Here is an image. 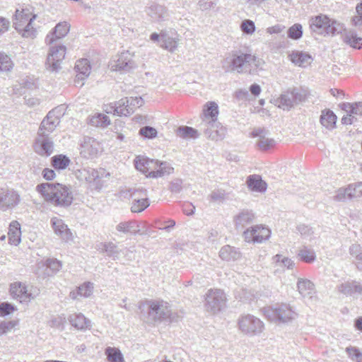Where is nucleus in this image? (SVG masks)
I'll return each instance as SVG.
<instances>
[{
    "label": "nucleus",
    "instance_id": "f257e3e1",
    "mask_svg": "<svg viewBox=\"0 0 362 362\" xmlns=\"http://www.w3.org/2000/svg\"><path fill=\"white\" fill-rule=\"evenodd\" d=\"M40 21L33 8L22 7L16 11L13 25L14 28L25 37H33L40 28Z\"/></svg>",
    "mask_w": 362,
    "mask_h": 362
},
{
    "label": "nucleus",
    "instance_id": "f03ea898",
    "mask_svg": "<svg viewBox=\"0 0 362 362\" xmlns=\"http://www.w3.org/2000/svg\"><path fill=\"white\" fill-rule=\"evenodd\" d=\"M37 191L55 206H69L73 201L69 187L60 183H42L37 186Z\"/></svg>",
    "mask_w": 362,
    "mask_h": 362
},
{
    "label": "nucleus",
    "instance_id": "7ed1b4c3",
    "mask_svg": "<svg viewBox=\"0 0 362 362\" xmlns=\"http://www.w3.org/2000/svg\"><path fill=\"white\" fill-rule=\"evenodd\" d=\"M135 168L147 177L157 178L173 173L174 168L166 162L150 159L147 157L136 156L134 160Z\"/></svg>",
    "mask_w": 362,
    "mask_h": 362
},
{
    "label": "nucleus",
    "instance_id": "20e7f679",
    "mask_svg": "<svg viewBox=\"0 0 362 362\" xmlns=\"http://www.w3.org/2000/svg\"><path fill=\"white\" fill-rule=\"evenodd\" d=\"M59 124L58 119L54 117L52 113H49L46 118L42 122L39 135L41 138L38 139L34 146L36 153L40 156H49L52 152V143L45 138L49 132L54 131Z\"/></svg>",
    "mask_w": 362,
    "mask_h": 362
},
{
    "label": "nucleus",
    "instance_id": "39448f33",
    "mask_svg": "<svg viewBox=\"0 0 362 362\" xmlns=\"http://www.w3.org/2000/svg\"><path fill=\"white\" fill-rule=\"evenodd\" d=\"M264 61L248 53H234L232 54L229 65L232 71L240 73L244 69L250 66V74L262 70Z\"/></svg>",
    "mask_w": 362,
    "mask_h": 362
},
{
    "label": "nucleus",
    "instance_id": "423d86ee",
    "mask_svg": "<svg viewBox=\"0 0 362 362\" xmlns=\"http://www.w3.org/2000/svg\"><path fill=\"white\" fill-rule=\"evenodd\" d=\"M134 66V53L128 50L117 54L109 64L112 71H129Z\"/></svg>",
    "mask_w": 362,
    "mask_h": 362
},
{
    "label": "nucleus",
    "instance_id": "0eeeda50",
    "mask_svg": "<svg viewBox=\"0 0 362 362\" xmlns=\"http://www.w3.org/2000/svg\"><path fill=\"white\" fill-rule=\"evenodd\" d=\"M244 234L247 241L261 243L270 237L271 231L267 227L256 226L247 229Z\"/></svg>",
    "mask_w": 362,
    "mask_h": 362
},
{
    "label": "nucleus",
    "instance_id": "6e6552de",
    "mask_svg": "<svg viewBox=\"0 0 362 362\" xmlns=\"http://www.w3.org/2000/svg\"><path fill=\"white\" fill-rule=\"evenodd\" d=\"M9 293L11 297L21 303H28L33 298L27 287L21 282H14L10 285Z\"/></svg>",
    "mask_w": 362,
    "mask_h": 362
},
{
    "label": "nucleus",
    "instance_id": "1a4fd4ad",
    "mask_svg": "<svg viewBox=\"0 0 362 362\" xmlns=\"http://www.w3.org/2000/svg\"><path fill=\"white\" fill-rule=\"evenodd\" d=\"M334 21L329 18L327 16L320 15L312 18L310 28L314 31H319L320 33H333L334 30Z\"/></svg>",
    "mask_w": 362,
    "mask_h": 362
},
{
    "label": "nucleus",
    "instance_id": "9d476101",
    "mask_svg": "<svg viewBox=\"0 0 362 362\" xmlns=\"http://www.w3.org/2000/svg\"><path fill=\"white\" fill-rule=\"evenodd\" d=\"M66 49L63 45L52 47L47 56V64L54 69L59 67L61 63L65 59Z\"/></svg>",
    "mask_w": 362,
    "mask_h": 362
},
{
    "label": "nucleus",
    "instance_id": "9b49d317",
    "mask_svg": "<svg viewBox=\"0 0 362 362\" xmlns=\"http://www.w3.org/2000/svg\"><path fill=\"white\" fill-rule=\"evenodd\" d=\"M74 69L76 71L75 82L78 83L88 78L91 71L90 63L86 59L78 60Z\"/></svg>",
    "mask_w": 362,
    "mask_h": 362
},
{
    "label": "nucleus",
    "instance_id": "f8f14e48",
    "mask_svg": "<svg viewBox=\"0 0 362 362\" xmlns=\"http://www.w3.org/2000/svg\"><path fill=\"white\" fill-rule=\"evenodd\" d=\"M127 100H125L124 98H122L115 103L106 105L105 111L107 114L119 117L127 116L129 115V110H127L128 107L127 106Z\"/></svg>",
    "mask_w": 362,
    "mask_h": 362
},
{
    "label": "nucleus",
    "instance_id": "ddd939ff",
    "mask_svg": "<svg viewBox=\"0 0 362 362\" xmlns=\"http://www.w3.org/2000/svg\"><path fill=\"white\" fill-rule=\"evenodd\" d=\"M288 57L292 63L300 67H306L310 65L313 62L312 57L302 51H293L289 54Z\"/></svg>",
    "mask_w": 362,
    "mask_h": 362
},
{
    "label": "nucleus",
    "instance_id": "4468645a",
    "mask_svg": "<svg viewBox=\"0 0 362 362\" xmlns=\"http://www.w3.org/2000/svg\"><path fill=\"white\" fill-rule=\"evenodd\" d=\"M240 327L246 332H255L257 329L262 327V322L252 316H245L239 322Z\"/></svg>",
    "mask_w": 362,
    "mask_h": 362
},
{
    "label": "nucleus",
    "instance_id": "2eb2a0df",
    "mask_svg": "<svg viewBox=\"0 0 362 362\" xmlns=\"http://www.w3.org/2000/svg\"><path fill=\"white\" fill-rule=\"evenodd\" d=\"M93 291V284L90 282H84L70 292V297L73 300H76L79 298H88L92 295Z\"/></svg>",
    "mask_w": 362,
    "mask_h": 362
},
{
    "label": "nucleus",
    "instance_id": "dca6fc26",
    "mask_svg": "<svg viewBox=\"0 0 362 362\" xmlns=\"http://www.w3.org/2000/svg\"><path fill=\"white\" fill-rule=\"evenodd\" d=\"M70 30V25L67 22L59 23L54 28V31L47 36V40L49 44L55 40L65 37Z\"/></svg>",
    "mask_w": 362,
    "mask_h": 362
},
{
    "label": "nucleus",
    "instance_id": "f3484780",
    "mask_svg": "<svg viewBox=\"0 0 362 362\" xmlns=\"http://www.w3.org/2000/svg\"><path fill=\"white\" fill-rule=\"evenodd\" d=\"M52 223L54 232L62 239L67 241L72 238V233L67 226L63 223L62 220L54 217L52 219Z\"/></svg>",
    "mask_w": 362,
    "mask_h": 362
},
{
    "label": "nucleus",
    "instance_id": "a211bd4d",
    "mask_svg": "<svg viewBox=\"0 0 362 362\" xmlns=\"http://www.w3.org/2000/svg\"><path fill=\"white\" fill-rule=\"evenodd\" d=\"M21 225L17 221H13L8 227V238L11 245H17L21 242Z\"/></svg>",
    "mask_w": 362,
    "mask_h": 362
},
{
    "label": "nucleus",
    "instance_id": "6ab92c4d",
    "mask_svg": "<svg viewBox=\"0 0 362 362\" xmlns=\"http://www.w3.org/2000/svg\"><path fill=\"white\" fill-rule=\"evenodd\" d=\"M337 117L330 110L325 109L322 111L320 115V123L327 129H333L336 126Z\"/></svg>",
    "mask_w": 362,
    "mask_h": 362
},
{
    "label": "nucleus",
    "instance_id": "aec40b11",
    "mask_svg": "<svg viewBox=\"0 0 362 362\" xmlns=\"http://www.w3.org/2000/svg\"><path fill=\"white\" fill-rule=\"evenodd\" d=\"M247 184L248 187L254 191L264 192L267 189L266 182L257 175L249 176L247 180Z\"/></svg>",
    "mask_w": 362,
    "mask_h": 362
},
{
    "label": "nucleus",
    "instance_id": "412c9836",
    "mask_svg": "<svg viewBox=\"0 0 362 362\" xmlns=\"http://www.w3.org/2000/svg\"><path fill=\"white\" fill-rule=\"evenodd\" d=\"M218 113V107L216 103L210 101L204 105L203 114L205 118L210 119L212 122H215L217 119Z\"/></svg>",
    "mask_w": 362,
    "mask_h": 362
},
{
    "label": "nucleus",
    "instance_id": "4be33fe9",
    "mask_svg": "<svg viewBox=\"0 0 362 362\" xmlns=\"http://www.w3.org/2000/svg\"><path fill=\"white\" fill-rule=\"evenodd\" d=\"M339 107L346 114L354 115V119L356 115H362V103H342L339 105Z\"/></svg>",
    "mask_w": 362,
    "mask_h": 362
},
{
    "label": "nucleus",
    "instance_id": "5701e85b",
    "mask_svg": "<svg viewBox=\"0 0 362 362\" xmlns=\"http://www.w3.org/2000/svg\"><path fill=\"white\" fill-rule=\"evenodd\" d=\"M254 136H259L258 146L261 150L266 151L272 148L274 145L273 139L266 137L265 134L262 130L255 131L252 133Z\"/></svg>",
    "mask_w": 362,
    "mask_h": 362
},
{
    "label": "nucleus",
    "instance_id": "b1692460",
    "mask_svg": "<svg viewBox=\"0 0 362 362\" xmlns=\"http://www.w3.org/2000/svg\"><path fill=\"white\" fill-rule=\"evenodd\" d=\"M14 67V63L9 55L0 52V72H10Z\"/></svg>",
    "mask_w": 362,
    "mask_h": 362
},
{
    "label": "nucleus",
    "instance_id": "393cba45",
    "mask_svg": "<svg viewBox=\"0 0 362 362\" xmlns=\"http://www.w3.org/2000/svg\"><path fill=\"white\" fill-rule=\"evenodd\" d=\"M70 160L66 156L59 154L52 158V165L57 170H63L69 166Z\"/></svg>",
    "mask_w": 362,
    "mask_h": 362
},
{
    "label": "nucleus",
    "instance_id": "a878e982",
    "mask_svg": "<svg viewBox=\"0 0 362 362\" xmlns=\"http://www.w3.org/2000/svg\"><path fill=\"white\" fill-rule=\"evenodd\" d=\"M93 176L94 184L95 187H98L110 179V173L104 168H100L95 171Z\"/></svg>",
    "mask_w": 362,
    "mask_h": 362
},
{
    "label": "nucleus",
    "instance_id": "bb28decb",
    "mask_svg": "<svg viewBox=\"0 0 362 362\" xmlns=\"http://www.w3.org/2000/svg\"><path fill=\"white\" fill-rule=\"evenodd\" d=\"M125 100H127V106L129 114L133 113L136 110L141 107L144 105V100L141 97H129L124 98Z\"/></svg>",
    "mask_w": 362,
    "mask_h": 362
},
{
    "label": "nucleus",
    "instance_id": "cd10ccee",
    "mask_svg": "<svg viewBox=\"0 0 362 362\" xmlns=\"http://www.w3.org/2000/svg\"><path fill=\"white\" fill-rule=\"evenodd\" d=\"M107 360L110 362H123V356L120 351L117 348L108 347L105 350Z\"/></svg>",
    "mask_w": 362,
    "mask_h": 362
},
{
    "label": "nucleus",
    "instance_id": "c85d7f7f",
    "mask_svg": "<svg viewBox=\"0 0 362 362\" xmlns=\"http://www.w3.org/2000/svg\"><path fill=\"white\" fill-rule=\"evenodd\" d=\"M90 123L95 127H106L110 124V119L107 116L98 113L90 119Z\"/></svg>",
    "mask_w": 362,
    "mask_h": 362
},
{
    "label": "nucleus",
    "instance_id": "c756f323",
    "mask_svg": "<svg viewBox=\"0 0 362 362\" xmlns=\"http://www.w3.org/2000/svg\"><path fill=\"white\" fill-rule=\"evenodd\" d=\"M148 206L149 202L147 199H136L133 202L131 210L132 212L139 213L146 209Z\"/></svg>",
    "mask_w": 362,
    "mask_h": 362
},
{
    "label": "nucleus",
    "instance_id": "7c9ffc66",
    "mask_svg": "<svg viewBox=\"0 0 362 362\" xmlns=\"http://www.w3.org/2000/svg\"><path fill=\"white\" fill-rule=\"evenodd\" d=\"M163 37L161 47L170 52H173L177 47V40L172 37H166L165 34L160 33Z\"/></svg>",
    "mask_w": 362,
    "mask_h": 362
},
{
    "label": "nucleus",
    "instance_id": "2f4dec72",
    "mask_svg": "<svg viewBox=\"0 0 362 362\" xmlns=\"http://www.w3.org/2000/svg\"><path fill=\"white\" fill-rule=\"evenodd\" d=\"M17 325L18 322L14 320L0 322V336L11 332Z\"/></svg>",
    "mask_w": 362,
    "mask_h": 362
},
{
    "label": "nucleus",
    "instance_id": "473e14b6",
    "mask_svg": "<svg viewBox=\"0 0 362 362\" xmlns=\"http://www.w3.org/2000/svg\"><path fill=\"white\" fill-rule=\"evenodd\" d=\"M302 35V26L298 23L294 24L288 30V37L293 40L299 39L301 37Z\"/></svg>",
    "mask_w": 362,
    "mask_h": 362
},
{
    "label": "nucleus",
    "instance_id": "72a5a7b5",
    "mask_svg": "<svg viewBox=\"0 0 362 362\" xmlns=\"http://www.w3.org/2000/svg\"><path fill=\"white\" fill-rule=\"evenodd\" d=\"M179 136L183 139L195 138L197 136V132L192 127H185L180 128L178 130Z\"/></svg>",
    "mask_w": 362,
    "mask_h": 362
},
{
    "label": "nucleus",
    "instance_id": "f704fd0d",
    "mask_svg": "<svg viewBox=\"0 0 362 362\" xmlns=\"http://www.w3.org/2000/svg\"><path fill=\"white\" fill-rule=\"evenodd\" d=\"M300 259L305 262L310 263L315 259V253L308 249H303L298 253Z\"/></svg>",
    "mask_w": 362,
    "mask_h": 362
},
{
    "label": "nucleus",
    "instance_id": "c9c22d12",
    "mask_svg": "<svg viewBox=\"0 0 362 362\" xmlns=\"http://www.w3.org/2000/svg\"><path fill=\"white\" fill-rule=\"evenodd\" d=\"M356 187L352 185H349L346 188L340 190L337 196V199L342 200L346 198H351L355 195Z\"/></svg>",
    "mask_w": 362,
    "mask_h": 362
},
{
    "label": "nucleus",
    "instance_id": "e433bc0d",
    "mask_svg": "<svg viewBox=\"0 0 362 362\" xmlns=\"http://www.w3.org/2000/svg\"><path fill=\"white\" fill-rule=\"evenodd\" d=\"M139 134L147 139H153L157 136V130L151 127H144L140 129Z\"/></svg>",
    "mask_w": 362,
    "mask_h": 362
},
{
    "label": "nucleus",
    "instance_id": "4c0bfd02",
    "mask_svg": "<svg viewBox=\"0 0 362 362\" xmlns=\"http://www.w3.org/2000/svg\"><path fill=\"white\" fill-rule=\"evenodd\" d=\"M298 288L301 294L305 295L313 289V284L310 281L300 280L298 282Z\"/></svg>",
    "mask_w": 362,
    "mask_h": 362
},
{
    "label": "nucleus",
    "instance_id": "58836bf2",
    "mask_svg": "<svg viewBox=\"0 0 362 362\" xmlns=\"http://www.w3.org/2000/svg\"><path fill=\"white\" fill-rule=\"evenodd\" d=\"M16 308L11 303H1L0 304V317H5L13 313L16 310Z\"/></svg>",
    "mask_w": 362,
    "mask_h": 362
},
{
    "label": "nucleus",
    "instance_id": "ea45409f",
    "mask_svg": "<svg viewBox=\"0 0 362 362\" xmlns=\"http://www.w3.org/2000/svg\"><path fill=\"white\" fill-rule=\"evenodd\" d=\"M346 42L351 47L356 49L362 48V38L355 35H350L346 37Z\"/></svg>",
    "mask_w": 362,
    "mask_h": 362
},
{
    "label": "nucleus",
    "instance_id": "a19ab883",
    "mask_svg": "<svg viewBox=\"0 0 362 362\" xmlns=\"http://www.w3.org/2000/svg\"><path fill=\"white\" fill-rule=\"evenodd\" d=\"M241 29L245 33L252 34L255 32V26L252 21L245 20L241 24Z\"/></svg>",
    "mask_w": 362,
    "mask_h": 362
},
{
    "label": "nucleus",
    "instance_id": "79ce46f5",
    "mask_svg": "<svg viewBox=\"0 0 362 362\" xmlns=\"http://www.w3.org/2000/svg\"><path fill=\"white\" fill-rule=\"evenodd\" d=\"M357 15L353 18L355 25H362V2L356 6Z\"/></svg>",
    "mask_w": 362,
    "mask_h": 362
},
{
    "label": "nucleus",
    "instance_id": "37998d69",
    "mask_svg": "<svg viewBox=\"0 0 362 362\" xmlns=\"http://www.w3.org/2000/svg\"><path fill=\"white\" fill-rule=\"evenodd\" d=\"M5 200L8 202V205H16L19 201V197L14 192L7 193L5 195Z\"/></svg>",
    "mask_w": 362,
    "mask_h": 362
},
{
    "label": "nucleus",
    "instance_id": "c03bdc74",
    "mask_svg": "<svg viewBox=\"0 0 362 362\" xmlns=\"http://www.w3.org/2000/svg\"><path fill=\"white\" fill-rule=\"evenodd\" d=\"M346 351L352 357H355L356 362H362V354L356 348H347Z\"/></svg>",
    "mask_w": 362,
    "mask_h": 362
},
{
    "label": "nucleus",
    "instance_id": "a18cd8bd",
    "mask_svg": "<svg viewBox=\"0 0 362 362\" xmlns=\"http://www.w3.org/2000/svg\"><path fill=\"white\" fill-rule=\"evenodd\" d=\"M73 325L78 329H82L86 325V318L82 315L77 316L76 319L73 321Z\"/></svg>",
    "mask_w": 362,
    "mask_h": 362
},
{
    "label": "nucleus",
    "instance_id": "49530a36",
    "mask_svg": "<svg viewBox=\"0 0 362 362\" xmlns=\"http://www.w3.org/2000/svg\"><path fill=\"white\" fill-rule=\"evenodd\" d=\"M216 127H217L216 134H214L212 133L210 135L213 139H218L223 136L226 133V128L223 127L222 125H217Z\"/></svg>",
    "mask_w": 362,
    "mask_h": 362
},
{
    "label": "nucleus",
    "instance_id": "de8ad7c7",
    "mask_svg": "<svg viewBox=\"0 0 362 362\" xmlns=\"http://www.w3.org/2000/svg\"><path fill=\"white\" fill-rule=\"evenodd\" d=\"M43 177L47 180H52L54 179L56 174L54 171L49 168H45L42 171Z\"/></svg>",
    "mask_w": 362,
    "mask_h": 362
},
{
    "label": "nucleus",
    "instance_id": "09e8293b",
    "mask_svg": "<svg viewBox=\"0 0 362 362\" xmlns=\"http://www.w3.org/2000/svg\"><path fill=\"white\" fill-rule=\"evenodd\" d=\"M355 121L354 116L352 115H348L346 113V115H344L341 118V123L344 125H351Z\"/></svg>",
    "mask_w": 362,
    "mask_h": 362
},
{
    "label": "nucleus",
    "instance_id": "8fccbe9b",
    "mask_svg": "<svg viewBox=\"0 0 362 362\" xmlns=\"http://www.w3.org/2000/svg\"><path fill=\"white\" fill-rule=\"evenodd\" d=\"M9 28V21L4 18L0 17V33L6 31Z\"/></svg>",
    "mask_w": 362,
    "mask_h": 362
},
{
    "label": "nucleus",
    "instance_id": "3c124183",
    "mask_svg": "<svg viewBox=\"0 0 362 362\" xmlns=\"http://www.w3.org/2000/svg\"><path fill=\"white\" fill-rule=\"evenodd\" d=\"M284 28L279 25L269 27L267 29V32L269 34H278L281 32Z\"/></svg>",
    "mask_w": 362,
    "mask_h": 362
},
{
    "label": "nucleus",
    "instance_id": "603ef678",
    "mask_svg": "<svg viewBox=\"0 0 362 362\" xmlns=\"http://www.w3.org/2000/svg\"><path fill=\"white\" fill-rule=\"evenodd\" d=\"M47 266L53 269H59L61 267V263L54 259H49L47 261Z\"/></svg>",
    "mask_w": 362,
    "mask_h": 362
},
{
    "label": "nucleus",
    "instance_id": "864d4df0",
    "mask_svg": "<svg viewBox=\"0 0 362 362\" xmlns=\"http://www.w3.org/2000/svg\"><path fill=\"white\" fill-rule=\"evenodd\" d=\"M250 90L252 95L257 96L261 92V88L257 84H252L250 88Z\"/></svg>",
    "mask_w": 362,
    "mask_h": 362
},
{
    "label": "nucleus",
    "instance_id": "5fc2aeb1",
    "mask_svg": "<svg viewBox=\"0 0 362 362\" xmlns=\"http://www.w3.org/2000/svg\"><path fill=\"white\" fill-rule=\"evenodd\" d=\"M149 307L153 311L158 312L161 307V304L157 301H152L150 303Z\"/></svg>",
    "mask_w": 362,
    "mask_h": 362
},
{
    "label": "nucleus",
    "instance_id": "6e6d98bb",
    "mask_svg": "<svg viewBox=\"0 0 362 362\" xmlns=\"http://www.w3.org/2000/svg\"><path fill=\"white\" fill-rule=\"evenodd\" d=\"M356 327L358 329L362 331V317H359L356 320Z\"/></svg>",
    "mask_w": 362,
    "mask_h": 362
},
{
    "label": "nucleus",
    "instance_id": "4d7b16f0",
    "mask_svg": "<svg viewBox=\"0 0 362 362\" xmlns=\"http://www.w3.org/2000/svg\"><path fill=\"white\" fill-rule=\"evenodd\" d=\"M159 37H160V35H158L157 33H153L151 35V40H152L153 41H157V40H158Z\"/></svg>",
    "mask_w": 362,
    "mask_h": 362
},
{
    "label": "nucleus",
    "instance_id": "13d9d810",
    "mask_svg": "<svg viewBox=\"0 0 362 362\" xmlns=\"http://www.w3.org/2000/svg\"><path fill=\"white\" fill-rule=\"evenodd\" d=\"M117 139L122 141V140H124V136L119 133L117 134Z\"/></svg>",
    "mask_w": 362,
    "mask_h": 362
},
{
    "label": "nucleus",
    "instance_id": "bf43d9fd",
    "mask_svg": "<svg viewBox=\"0 0 362 362\" xmlns=\"http://www.w3.org/2000/svg\"><path fill=\"white\" fill-rule=\"evenodd\" d=\"M358 187L361 188L362 187V183H360L357 185Z\"/></svg>",
    "mask_w": 362,
    "mask_h": 362
}]
</instances>
